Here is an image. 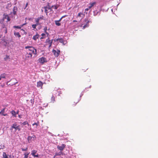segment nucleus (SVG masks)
<instances>
[{"label":"nucleus","instance_id":"f257e3e1","mask_svg":"<svg viewBox=\"0 0 158 158\" xmlns=\"http://www.w3.org/2000/svg\"><path fill=\"white\" fill-rule=\"evenodd\" d=\"M49 3H48L47 6L44 7V11L46 13L47 15L48 14V10H49V11H52V8L53 7H55V9H57L58 8V6L56 5H52V6H51L49 5Z\"/></svg>","mask_w":158,"mask_h":158},{"label":"nucleus","instance_id":"f03ea898","mask_svg":"<svg viewBox=\"0 0 158 158\" xmlns=\"http://www.w3.org/2000/svg\"><path fill=\"white\" fill-rule=\"evenodd\" d=\"M28 51H30V52L28 53L27 52V56L30 57H31L32 56V54H33L34 55H35L36 54V50L34 48L31 47L28 49Z\"/></svg>","mask_w":158,"mask_h":158},{"label":"nucleus","instance_id":"7ed1b4c3","mask_svg":"<svg viewBox=\"0 0 158 158\" xmlns=\"http://www.w3.org/2000/svg\"><path fill=\"white\" fill-rule=\"evenodd\" d=\"M11 127L12 129H14L15 131L17 130L19 131L21 130L20 126L18 125L16 123H15L13 124Z\"/></svg>","mask_w":158,"mask_h":158},{"label":"nucleus","instance_id":"20e7f679","mask_svg":"<svg viewBox=\"0 0 158 158\" xmlns=\"http://www.w3.org/2000/svg\"><path fill=\"white\" fill-rule=\"evenodd\" d=\"M101 9L100 8L97 10H94L93 11V15L96 16L97 15L99 16L101 14Z\"/></svg>","mask_w":158,"mask_h":158},{"label":"nucleus","instance_id":"39448f33","mask_svg":"<svg viewBox=\"0 0 158 158\" xmlns=\"http://www.w3.org/2000/svg\"><path fill=\"white\" fill-rule=\"evenodd\" d=\"M54 40L55 41H59L60 43H62L64 45H65L67 43L66 40H64L62 38L55 39Z\"/></svg>","mask_w":158,"mask_h":158},{"label":"nucleus","instance_id":"423d86ee","mask_svg":"<svg viewBox=\"0 0 158 158\" xmlns=\"http://www.w3.org/2000/svg\"><path fill=\"white\" fill-rule=\"evenodd\" d=\"M96 4V2H93L92 3H90L89 4V6H88V8H86L85 9V11H88L89 9H90L94 5Z\"/></svg>","mask_w":158,"mask_h":158},{"label":"nucleus","instance_id":"0eeeda50","mask_svg":"<svg viewBox=\"0 0 158 158\" xmlns=\"http://www.w3.org/2000/svg\"><path fill=\"white\" fill-rule=\"evenodd\" d=\"M85 22H86V24L83 26H82L83 27L82 28L83 29H84L86 27H89V23H92L91 21L87 20L86 19H85Z\"/></svg>","mask_w":158,"mask_h":158},{"label":"nucleus","instance_id":"6e6552de","mask_svg":"<svg viewBox=\"0 0 158 158\" xmlns=\"http://www.w3.org/2000/svg\"><path fill=\"white\" fill-rule=\"evenodd\" d=\"M66 145L64 144H62L60 146H57V148L60 151H62L65 147Z\"/></svg>","mask_w":158,"mask_h":158},{"label":"nucleus","instance_id":"1a4fd4ad","mask_svg":"<svg viewBox=\"0 0 158 158\" xmlns=\"http://www.w3.org/2000/svg\"><path fill=\"white\" fill-rule=\"evenodd\" d=\"M53 53L55 55V56L57 57L60 53V51L58 50H57V51H56L55 50H53Z\"/></svg>","mask_w":158,"mask_h":158},{"label":"nucleus","instance_id":"9d476101","mask_svg":"<svg viewBox=\"0 0 158 158\" xmlns=\"http://www.w3.org/2000/svg\"><path fill=\"white\" fill-rule=\"evenodd\" d=\"M37 151L33 150L32 151L31 154L34 157H39L38 154L35 155L37 153Z\"/></svg>","mask_w":158,"mask_h":158},{"label":"nucleus","instance_id":"9b49d317","mask_svg":"<svg viewBox=\"0 0 158 158\" xmlns=\"http://www.w3.org/2000/svg\"><path fill=\"white\" fill-rule=\"evenodd\" d=\"M6 75L5 73H2L0 76V80H1L2 79H6Z\"/></svg>","mask_w":158,"mask_h":158},{"label":"nucleus","instance_id":"f8f14e48","mask_svg":"<svg viewBox=\"0 0 158 158\" xmlns=\"http://www.w3.org/2000/svg\"><path fill=\"white\" fill-rule=\"evenodd\" d=\"M43 83L41 81H39L37 82V86L38 87H40L41 89H42Z\"/></svg>","mask_w":158,"mask_h":158},{"label":"nucleus","instance_id":"ddd939ff","mask_svg":"<svg viewBox=\"0 0 158 158\" xmlns=\"http://www.w3.org/2000/svg\"><path fill=\"white\" fill-rule=\"evenodd\" d=\"M46 42L47 43H48V44H49V47H50L52 46V40H49V39L48 38L46 40Z\"/></svg>","mask_w":158,"mask_h":158},{"label":"nucleus","instance_id":"4468645a","mask_svg":"<svg viewBox=\"0 0 158 158\" xmlns=\"http://www.w3.org/2000/svg\"><path fill=\"white\" fill-rule=\"evenodd\" d=\"M18 10V8L17 7L14 6L13 10V14L15 15L16 14Z\"/></svg>","mask_w":158,"mask_h":158},{"label":"nucleus","instance_id":"2eb2a0df","mask_svg":"<svg viewBox=\"0 0 158 158\" xmlns=\"http://www.w3.org/2000/svg\"><path fill=\"white\" fill-rule=\"evenodd\" d=\"M37 61L39 63H40L41 64H43L44 63L47 62V60H38Z\"/></svg>","mask_w":158,"mask_h":158},{"label":"nucleus","instance_id":"dca6fc26","mask_svg":"<svg viewBox=\"0 0 158 158\" xmlns=\"http://www.w3.org/2000/svg\"><path fill=\"white\" fill-rule=\"evenodd\" d=\"M14 35L15 36H17L19 38L21 36L20 34L18 32H14Z\"/></svg>","mask_w":158,"mask_h":158},{"label":"nucleus","instance_id":"f3484780","mask_svg":"<svg viewBox=\"0 0 158 158\" xmlns=\"http://www.w3.org/2000/svg\"><path fill=\"white\" fill-rule=\"evenodd\" d=\"M27 139L29 143H30L31 142L32 140H33V139H32L31 136H29L27 137Z\"/></svg>","mask_w":158,"mask_h":158},{"label":"nucleus","instance_id":"a211bd4d","mask_svg":"<svg viewBox=\"0 0 158 158\" xmlns=\"http://www.w3.org/2000/svg\"><path fill=\"white\" fill-rule=\"evenodd\" d=\"M10 113L13 116H14V117H16V112L14 110H12Z\"/></svg>","mask_w":158,"mask_h":158},{"label":"nucleus","instance_id":"6ab92c4d","mask_svg":"<svg viewBox=\"0 0 158 158\" xmlns=\"http://www.w3.org/2000/svg\"><path fill=\"white\" fill-rule=\"evenodd\" d=\"M39 35L38 34H37L35 35L33 37V39L36 40L38 38Z\"/></svg>","mask_w":158,"mask_h":158},{"label":"nucleus","instance_id":"aec40b11","mask_svg":"<svg viewBox=\"0 0 158 158\" xmlns=\"http://www.w3.org/2000/svg\"><path fill=\"white\" fill-rule=\"evenodd\" d=\"M30 154V152H27L24 153V158H27L28 157V155Z\"/></svg>","mask_w":158,"mask_h":158},{"label":"nucleus","instance_id":"412c9836","mask_svg":"<svg viewBox=\"0 0 158 158\" xmlns=\"http://www.w3.org/2000/svg\"><path fill=\"white\" fill-rule=\"evenodd\" d=\"M2 41H3V42L2 43L3 44V45L6 46L7 45V40H6L5 39H4L2 40Z\"/></svg>","mask_w":158,"mask_h":158},{"label":"nucleus","instance_id":"4be33fe9","mask_svg":"<svg viewBox=\"0 0 158 158\" xmlns=\"http://www.w3.org/2000/svg\"><path fill=\"white\" fill-rule=\"evenodd\" d=\"M60 22L58 20L55 21V23L56 25L57 26H60L61 25V23H59Z\"/></svg>","mask_w":158,"mask_h":158},{"label":"nucleus","instance_id":"5701e85b","mask_svg":"<svg viewBox=\"0 0 158 158\" xmlns=\"http://www.w3.org/2000/svg\"><path fill=\"white\" fill-rule=\"evenodd\" d=\"M55 101V97L53 95H52L51 98V102L52 103H54Z\"/></svg>","mask_w":158,"mask_h":158},{"label":"nucleus","instance_id":"b1692460","mask_svg":"<svg viewBox=\"0 0 158 158\" xmlns=\"http://www.w3.org/2000/svg\"><path fill=\"white\" fill-rule=\"evenodd\" d=\"M63 153L61 151L59 152H56V156H60L63 155Z\"/></svg>","mask_w":158,"mask_h":158},{"label":"nucleus","instance_id":"393cba45","mask_svg":"<svg viewBox=\"0 0 158 158\" xmlns=\"http://www.w3.org/2000/svg\"><path fill=\"white\" fill-rule=\"evenodd\" d=\"M21 124L23 126H24V125H27V126H29V124H28V123L27 122V121H25V122H24L22 123Z\"/></svg>","mask_w":158,"mask_h":158},{"label":"nucleus","instance_id":"a878e982","mask_svg":"<svg viewBox=\"0 0 158 158\" xmlns=\"http://www.w3.org/2000/svg\"><path fill=\"white\" fill-rule=\"evenodd\" d=\"M77 16L83 18L84 16V15L83 14V13L80 12L78 13Z\"/></svg>","mask_w":158,"mask_h":158},{"label":"nucleus","instance_id":"bb28decb","mask_svg":"<svg viewBox=\"0 0 158 158\" xmlns=\"http://www.w3.org/2000/svg\"><path fill=\"white\" fill-rule=\"evenodd\" d=\"M46 78H47V80L48 81H49L50 80L49 75L48 74L46 75Z\"/></svg>","mask_w":158,"mask_h":158},{"label":"nucleus","instance_id":"cd10ccee","mask_svg":"<svg viewBox=\"0 0 158 158\" xmlns=\"http://www.w3.org/2000/svg\"><path fill=\"white\" fill-rule=\"evenodd\" d=\"M5 108L2 109L0 112V115H2V114H4Z\"/></svg>","mask_w":158,"mask_h":158},{"label":"nucleus","instance_id":"c85d7f7f","mask_svg":"<svg viewBox=\"0 0 158 158\" xmlns=\"http://www.w3.org/2000/svg\"><path fill=\"white\" fill-rule=\"evenodd\" d=\"M13 27L14 28H17L19 29H21L22 27V26L20 25V26H14Z\"/></svg>","mask_w":158,"mask_h":158},{"label":"nucleus","instance_id":"c756f323","mask_svg":"<svg viewBox=\"0 0 158 158\" xmlns=\"http://www.w3.org/2000/svg\"><path fill=\"white\" fill-rule=\"evenodd\" d=\"M3 156L4 158H8V156L5 152H3Z\"/></svg>","mask_w":158,"mask_h":158},{"label":"nucleus","instance_id":"7c9ffc66","mask_svg":"<svg viewBox=\"0 0 158 158\" xmlns=\"http://www.w3.org/2000/svg\"><path fill=\"white\" fill-rule=\"evenodd\" d=\"M40 20L38 18L35 19V21L36 23V24H37V25H38L39 24V22Z\"/></svg>","mask_w":158,"mask_h":158},{"label":"nucleus","instance_id":"2f4dec72","mask_svg":"<svg viewBox=\"0 0 158 158\" xmlns=\"http://www.w3.org/2000/svg\"><path fill=\"white\" fill-rule=\"evenodd\" d=\"M47 27H45L44 29V32L45 33L47 34H48V33L47 32Z\"/></svg>","mask_w":158,"mask_h":158},{"label":"nucleus","instance_id":"473e14b6","mask_svg":"<svg viewBox=\"0 0 158 158\" xmlns=\"http://www.w3.org/2000/svg\"><path fill=\"white\" fill-rule=\"evenodd\" d=\"M37 25H37V24H33L32 25V27L33 28H34V29H35L36 28V26H37Z\"/></svg>","mask_w":158,"mask_h":158},{"label":"nucleus","instance_id":"72a5a7b5","mask_svg":"<svg viewBox=\"0 0 158 158\" xmlns=\"http://www.w3.org/2000/svg\"><path fill=\"white\" fill-rule=\"evenodd\" d=\"M39 122H38L37 123H34L32 124V125L34 126V125H35L36 126V127H37L39 125Z\"/></svg>","mask_w":158,"mask_h":158},{"label":"nucleus","instance_id":"f704fd0d","mask_svg":"<svg viewBox=\"0 0 158 158\" xmlns=\"http://www.w3.org/2000/svg\"><path fill=\"white\" fill-rule=\"evenodd\" d=\"M28 149V148L27 147L26 148H22V150L23 151H27Z\"/></svg>","mask_w":158,"mask_h":158},{"label":"nucleus","instance_id":"c9c22d12","mask_svg":"<svg viewBox=\"0 0 158 158\" xmlns=\"http://www.w3.org/2000/svg\"><path fill=\"white\" fill-rule=\"evenodd\" d=\"M3 19H7V17L8 16L7 15H3Z\"/></svg>","mask_w":158,"mask_h":158},{"label":"nucleus","instance_id":"e433bc0d","mask_svg":"<svg viewBox=\"0 0 158 158\" xmlns=\"http://www.w3.org/2000/svg\"><path fill=\"white\" fill-rule=\"evenodd\" d=\"M57 93H58V95L59 96L61 94V92L59 90L58 91H57Z\"/></svg>","mask_w":158,"mask_h":158},{"label":"nucleus","instance_id":"4c0bfd02","mask_svg":"<svg viewBox=\"0 0 158 158\" xmlns=\"http://www.w3.org/2000/svg\"><path fill=\"white\" fill-rule=\"evenodd\" d=\"M4 32L5 34H6L7 33V30L6 28L4 30Z\"/></svg>","mask_w":158,"mask_h":158},{"label":"nucleus","instance_id":"58836bf2","mask_svg":"<svg viewBox=\"0 0 158 158\" xmlns=\"http://www.w3.org/2000/svg\"><path fill=\"white\" fill-rule=\"evenodd\" d=\"M21 30L22 31H23L24 32V33L26 35L27 34V32L26 31H25L23 29H21Z\"/></svg>","mask_w":158,"mask_h":158},{"label":"nucleus","instance_id":"ea45409f","mask_svg":"<svg viewBox=\"0 0 158 158\" xmlns=\"http://www.w3.org/2000/svg\"><path fill=\"white\" fill-rule=\"evenodd\" d=\"M6 19H7V21H9L10 20V18H9V16L7 17Z\"/></svg>","mask_w":158,"mask_h":158},{"label":"nucleus","instance_id":"a19ab883","mask_svg":"<svg viewBox=\"0 0 158 158\" xmlns=\"http://www.w3.org/2000/svg\"><path fill=\"white\" fill-rule=\"evenodd\" d=\"M48 106V104H47L46 105L45 104H44V105L43 106L44 107H46L47 106Z\"/></svg>","mask_w":158,"mask_h":158},{"label":"nucleus","instance_id":"79ce46f5","mask_svg":"<svg viewBox=\"0 0 158 158\" xmlns=\"http://www.w3.org/2000/svg\"><path fill=\"white\" fill-rule=\"evenodd\" d=\"M31 137L32 138V139L34 140V139L35 138V135H33L32 136H31Z\"/></svg>","mask_w":158,"mask_h":158},{"label":"nucleus","instance_id":"37998d69","mask_svg":"<svg viewBox=\"0 0 158 158\" xmlns=\"http://www.w3.org/2000/svg\"><path fill=\"white\" fill-rule=\"evenodd\" d=\"M31 47V46H26V47H25V48L26 49H27V48L29 49Z\"/></svg>","mask_w":158,"mask_h":158},{"label":"nucleus","instance_id":"c03bdc74","mask_svg":"<svg viewBox=\"0 0 158 158\" xmlns=\"http://www.w3.org/2000/svg\"><path fill=\"white\" fill-rule=\"evenodd\" d=\"M2 28H6V27H5V25H3L2 26Z\"/></svg>","mask_w":158,"mask_h":158},{"label":"nucleus","instance_id":"a18cd8bd","mask_svg":"<svg viewBox=\"0 0 158 158\" xmlns=\"http://www.w3.org/2000/svg\"><path fill=\"white\" fill-rule=\"evenodd\" d=\"M26 23H24V24H23L22 25H21V26H22V27H23V26L25 25L26 24Z\"/></svg>","mask_w":158,"mask_h":158},{"label":"nucleus","instance_id":"49530a36","mask_svg":"<svg viewBox=\"0 0 158 158\" xmlns=\"http://www.w3.org/2000/svg\"><path fill=\"white\" fill-rule=\"evenodd\" d=\"M38 19H39L40 20V19H43L42 17H38Z\"/></svg>","mask_w":158,"mask_h":158},{"label":"nucleus","instance_id":"de8ad7c7","mask_svg":"<svg viewBox=\"0 0 158 158\" xmlns=\"http://www.w3.org/2000/svg\"><path fill=\"white\" fill-rule=\"evenodd\" d=\"M1 115L6 116L7 115V114H2Z\"/></svg>","mask_w":158,"mask_h":158},{"label":"nucleus","instance_id":"09e8293b","mask_svg":"<svg viewBox=\"0 0 158 158\" xmlns=\"http://www.w3.org/2000/svg\"><path fill=\"white\" fill-rule=\"evenodd\" d=\"M62 17H61V18L60 19H59V20H58V21H59V22H60V21L61 20H62Z\"/></svg>","mask_w":158,"mask_h":158},{"label":"nucleus","instance_id":"8fccbe9b","mask_svg":"<svg viewBox=\"0 0 158 158\" xmlns=\"http://www.w3.org/2000/svg\"><path fill=\"white\" fill-rule=\"evenodd\" d=\"M39 59H40V60H41V59H44V57H42L40 58Z\"/></svg>","mask_w":158,"mask_h":158},{"label":"nucleus","instance_id":"3c124183","mask_svg":"<svg viewBox=\"0 0 158 158\" xmlns=\"http://www.w3.org/2000/svg\"><path fill=\"white\" fill-rule=\"evenodd\" d=\"M4 84H3V85H1V86L2 87H4Z\"/></svg>","mask_w":158,"mask_h":158},{"label":"nucleus","instance_id":"603ef678","mask_svg":"<svg viewBox=\"0 0 158 158\" xmlns=\"http://www.w3.org/2000/svg\"><path fill=\"white\" fill-rule=\"evenodd\" d=\"M8 81L6 82V85H9L8 84V83L9 81Z\"/></svg>","mask_w":158,"mask_h":158},{"label":"nucleus","instance_id":"864d4df0","mask_svg":"<svg viewBox=\"0 0 158 158\" xmlns=\"http://www.w3.org/2000/svg\"><path fill=\"white\" fill-rule=\"evenodd\" d=\"M16 114H19V111L18 110L16 112Z\"/></svg>","mask_w":158,"mask_h":158},{"label":"nucleus","instance_id":"5fc2aeb1","mask_svg":"<svg viewBox=\"0 0 158 158\" xmlns=\"http://www.w3.org/2000/svg\"><path fill=\"white\" fill-rule=\"evenodd\" d=\"M66 16V15H64V16H62L61 17L62 18H64V17H65Z\"/></svg>","mask_w":158,"mask_h":158},{"label":"nucleus","instance_id":"6e6d98bb","mask_svg":"<svg viewBox=\"0 0 158 158\" xmlns=\"http://www.w3.org/2000/svg\"><path fill=\"white\" fill-rule=\"evenodd\" d=\"M45 35V34L44 33H42V34H41V35H42V36H44V35Z\"/></svg>","mask_w":158,"mask_h":158},{"label":"nucleus","instance_id":"4d7b16f0","mask_svg":"<svg viewBox=\"0 0 158 158\" xmlns=\"http://www.w3.org/2000/svg\"><path fill=\"white\" fill-rule=\"evenodd\" d=\"M18 117H19V118H21V116H20V115H18Z\"/></svg>","mask_w":158,"mask_h":158},{"label":"nucleus","instance_id":"13d9d810","mask_svg":"<svg viewBox=\"0 0 158 158\" xmlns=\"http://www.w3.org/2000/svg\"><path fill=\"white\" fill-rule=\"evenodd\" d=\"M56 156V154H55V155L54 156H53V158H55Z\"/></svg>","mask_w":158,"mask_h":158},{"label":"nucleus","instance_id":"bf43d9fd","mask_svg":"<svg viewBox=\"0 0 158 158\" xmlns=\"http://www.w3.org/2000/svg\"><path fill=\"white\" fill-rule=\"evenodd\" d=\"M53 60L54 61L56 62V63L57 61H56V60Z\"/></svg>","mask_w":158,"mask_h":158},{"label":"nucleus","instance_id":"052dcab7","mask_svg":"<svg viewBox=\"0 0 158 158\" xmlns=\"http://www.w3.org/2000/svg\"><path fill=\"white\" fill-rule=\"evenodd\" d=\"M2 36V35H0V38H1Z\"/></svg>","mask_w":158,"mask_h":158},{"label":"nucleus","instance_id":"680f3d73","mask_svg":"<svg viewBox=\"0 0 158 158\" xmlns=\"http://www.w3.org/2000/svg\"><path fill=\"white\" fill-rule=\"evenodd\" d=\"M77 21H76V20H73V22H77Z\"/></svg>","mask_w":158,"mask_h":158},{"label":"nucleus","instance_id":"e2e57ef3","mask_svg":"<svg viewBox=\"0 0 158 158\" xmlns=\"http://www.w3.org/2000/svg\"><path fill=\"white\" fill-rule=\"evenodd\" d=\"M48 12H50V11H49V10H48Z\"/></svg>","mask_w":158,"mask_h":158},{"label":"nucleus","instance_id":"0e129e2a","mask_svg":"<svg viewBox=\"0 0 158 158\" xmlns=\"http://www.w3.org/2000/svg\"><path fill=\"white\" fill-rule=\"evenodd\" d=\"M82 94H81V95H80V97H81V96H82Z\"/></svg>","mask_w":158,"mask_h":158},{"label":"nucleus","instance_id":"69168bd1","mask_svg":"<svg viewBox=\"0 0 158 158\" xmlns=\"http://www.w3.org/2000/svg\"><path fill=\"white\" fill-rule=\"evenodd\" d=\"M41 10H42V12H43V10L42 9Z\"/></svg>","mask_w":158,"mask_h":158},{"label":"nucleus","instance_id":"338daca9","mask_svg":"<svg viewBox=\"0 0 158 158\" xmlns=\"http://www.w3.org/2000/svg\"><path fill=\"white\" fill-rule=\"evenodd\" d=\"M43 37H41V39H43Z\"/></svg>","mask_w":158,"mask_h":158},{"label":"nucleus","instance_id":"774afa93","mask_svg":"<svg viewBox=\"0 0 158 158\" xmlns=\"http://www.w3.org/2000/svg\"><path fill=\"white\" fill-rule=\"evenodd\" d=\"M111 10H112V11H113V9H112Z\"/></svg>","mask_w":158,"mask_h":158}]
</instances>
